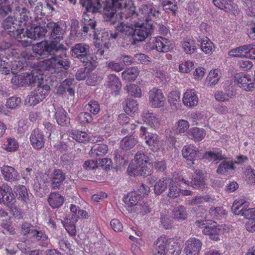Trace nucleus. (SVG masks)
<instances>
[{"label": "nucleus", "instance_id": "39448f33", "mask_svg": "<svg viewBox=\"0 0 255 255\" xmlns=\"http://www.w3.org/2000/svg\"><path fill=\"white\" fill-rule=\"evenodd\" d=\"M70 54L74 59L80 61L89 70H93L97 66V57L90 51L89 44L82 42L71 47Z\"/></svg>", "mask_w": 255, "mask_h": 255}, {"label": "nucleus", "instance_id": "7c9ffc66", "mask_svg": "<svg viewBox=\"0 0 255 255\" xmlns=\"http://www.w3.org/2000/svg\"><path fill=\"white\" fill-rule=\"evenodd\" d=\"M161 5L163 10L167 14L176 15L178 11L177 2L176 0H163Z\"/></svg>", "mask_w": 255, "mask_h": 255}, {"label": "nucleus", "instance_id": "13d9d810", "mask_svg": "<svg viewBox=\"0 0 255 255\" xmlns=\"http://www.w3.org/2000/svg\"><path fill=\"white\" fill-rule=\"evenodd\" d=\"M125 89L127 91L128 94L132 97L139 98L141 96L142 93L141 89L138 86L135 84H129L127 85Z\"/></svg>", "mask_w": 255, "mask_h": 255}, {"label": "nucleus", "instance_id": "4c0bfd02", "mask_svg": "<svg viewBox=\"0 0 255 255\" xmlns=\"http://www.w3.org/2000/svg\"><path fill=\"white\" fill-rule=\"evenodd\" d=\"M200 43L201 50L206 54H212L214 48V44L207 37L199 38L197 40Z\"/></svg>", "mask_w": 255, "mask_h": 255}, {"label": "nucleus", "instance_id": "de8ad7c7", "mask_svg": "<svg viewBox=\"0 0 255 255\" xmlns=\"http://www.w3.org/2000/svg\"><path fill=\"white\" fill-rule=\"evenodd\" d=\"M209 214L213 219L221 220L226 216L227 213L222 207H211L209 211Z\"/></svg>", "mask_w": 255, "mask_h": 255}, {"label": "nucleus", "instance_id": "bf43d9fd", "mask_svg": "<svg viewBox=\"0 0 255 255\" xmlns=\"http://www.w3.org/2000/svg\"><path fill=\"white\" fill-rule=\"evenodd\" d=\"M166 210L163 211L160 214V222L165 229L171 228L173 224L172 219L167 215Z\"/></svg>", "mask_w": 255, "mask_h": 255}, {"label": "nucleus", "instance_id": "e2e57ef3", "mask_svg": "<svg viewBox=\"0 0 255 255\" xmlns=\"http://www.w3.org/2000/svg\"><path fill=\"white\" fill-rule=\"evenodd\" d=\"M15 193L18 199L26 202L28 199V193L25 186L21 185L17 186L15 188Z\"/></svg>", "mask_w": 255, "mask_h": 255}, {"label": "nucleus", "instance_id": "bb28decb", "mask_svg": "<svg viewBox=\"0 0 255 255\" xmlns=\"http://www.w3.org/2000/svg\"><path fill=\"white\" fill-rule=\"evenodd\" d=\"M125 7H122L121 9H118V11L120 10V12H118V15L120 16V18L122 20H127L135 17H137L138 13L136 12V7L134 5L129 7L127 6V4L125 3Z\"/></svg>", "mask_w": 255, "mask_h": 255}, {"label": "nucleus", "instance_id": "f257e3e1", "mask_svg": "<svg viewBox=\"0 0 255 255\" xmlns=\"http://www.w3.org/2000/svg\"><path fill=\"white\" fill-rule=\"evenodd\" d=\"M144 15V22L136 21L133 23L122 22L117 27V30L125 35L124 45L132 44L136 45L151 36L154 25L151 22L161 15V12L151 4H142L140 8Z\"/></svg>", "mask_w": 255, "mask_h": 255}, {"label": "nucleus", "instance_id": "5fc2aeb1", "mask_svg": "<svg viewBox=\"0 0 255 255\" xmlns=\"http://www.w3.org/2000/svg\"><path fill=\"white\" fill-rule=\"evenodd\" d=\"M134 164H131L132 167H139L143 164H148V157L141 151H138L134 156Z\"/></svg>", "mask_w": 255, "mask_h": 255}, {"label": "nucleus", "instance_id": "dca6fc26", "mask_svg": "<svg viewBox=\"0 0 255 255\" xmlns=\"http://www.w3.org/2000/svg\"><path fill=\"white\" fill-rule=\"evenodd\" d=\"M235 78L239 86L245 90L252 91L255 88V84L250 75L240 73L236 74Z\"/></svg>", "mask_w": 255, "mask_h": 255}, {"label": "nucleus", "instance_id": "7ed1b4c3", "mask_svg": "<svg viewBox=\"0 0 255 255\" xmlns=\"http://www.w3.org/2000/svg\"><path fill=\"white\" fill-rule=\"evenodd\" d=\"M124 0H80V4L87 11L95 14L104 12V20L114 25L117 22V12L121 9Z\"/></svg>", "mask_w": 255, "mask_h": 255}, {"label": "nucleus", "instance_id": "c03bdc74", "mask_svg": "<svg viewBox=\"0 0 255 255\" xmlns=\"http://www.w3.org/2000/svg\"><path fill=\"white\" fill-rule=\"evenodd\" d=\"M137 143V140L133 136H126L120 142V146L123 149L128 151Z\"/></svg>", "mask_w": 255, "mask_h": 255}, {"label": "nucleus", "instance_id": "2f4dec72", "mask_svg": "<svg viewBox=\"0 0 255 255\" xmlns=\"http://www.w3.org/2000/svg\"><path fill=\"white\" fill-rule=\"evenodd\" d=\"M171 178L168 177H163L158 180L154 186V191L156 195H159L167 189L169 183L171 184Z\"/></svg>", "mask_w": 255, "mask_h": 255}, {"label": "nucleus", "instance_id": "1a4fd4ad", "mask_svg": "<svg viewBox=\"0 0 255 255\" xmlns=\"http://www.w3.org/2000/svg\"><path fill=\"white\" fill-rule=\"evenodd\" d=\"M87 12H89L86 9L80 20V30L82 34H87L92 32L94 34L95 31L98 29L97 22L94 18H90L86 14Z\"/></svg>", "mask_w": 255, "mask_h": 255}, {"label": "nucleus", "instance_id": "4d7b16f0", "mask_svg": "<svg viewBox=\"0 0 255 255\" xmlns=\"http://www.w3.org/2000/svg\"><path fill=\"white\" fill-rule=\"evenodd\" d=\"M174 128L177 133H184L189 128V124L186 120H180L175 123Z\"/></svg>", "mask_w": 255, "mask_h": 255}, {"label": "nucleus", "instance_id": "4be33fe9", "mask_svg": "<svg viewBox=\"0 0 255 255\" xmlns=\"http://www.w3.org/2000/svg\"><path fill=\"white\" fill-rule=\"evenodd\" d=\"M234 0H213L214 4L225 11L235 13L238 10V5L231 2Z\"/></svg>", "mask_w": 255, "mask_h": 255}, {"label": "nucleus", "instance_id": "ddd939ff", "mask_svg": "<svg viewBox=\"0 0 255 255\" xmlns=\"http://www.w3.org/2000/svg\"><path fill=\"white\" fill-rule=\"evenodd\" d=\"M209 223V224L204 227L202 231L204 235L223 234L229 232V228L225 224L217 225L212 220H210Z\"/></svg>", "mask_w": 255, "mask_h": 255}, {"label": "nucleus", "instance_id": "6e6d98bb", "mask_svg": "<svg viewBox=\"0 0 255 255\" xmlns=\"http://www.w3.org/2000/svg\"><path fill=\"white\" fill-rule=\"evenodd\" d=\"M72 215L78 218L87 219L89 217L87 212L81 209L79 207L71 204L70 207Z\"/></svg>", "mask_w": 255, "mask_h": 255}, {"label": "nucleus", "instance_id": "473e14b6", "mask_svg": "<svg viewBox=\"0 0 255 255\" xmlns=\"http://www.w3.org/2000/svg\"><path fill=\"white\" fill-rule=\"evenodd\" d=\"M19 26H13L12 29H8L6 31V32L11 37L17 39L19 41H25L27 42V41L23 38L26 37V31L23 28H19Z\"/></svg>", "mask_w": 255, "mask_h": 255}, {"label": "nucleus", "instance_id": "052dcab7", "mask_svg": "<svg viewBox=\"0 0 255 255\" xmlns=\"http://www.w3.org/2000/svg\"><path fill=\"white\" fill-rule=\"evenodd\" d=\"M93 36L94 38L104 41L107 39L109 40L110 32L105 28L98 27L97 30L95 31Z\"/></svg>", "mask_w": 255, "mask_h": 255}, {"label": "nucleus", "instance_id": "a878e982", "mask_svg": "<svg viewBox=\"0 0 255 255\" xmlns=\"http://www.w3.org/2000/svg\"><path fill=\"white\" fill-rule=\"evenodd\" d=\"M182 101L186 107L192 108L196 106L198 103V98L196 91L193 89L187 90L184 94Z\"/></svg>", "mask_w": 255, "mask_h": 255}, {"label": "nucleus", "instance_id": "f03ea898", "mask_svg": "<svg viewBox=\"0 0 255 255\" xmlns=\"http://www.w3.org/2000/svg\"><path fill=\"white\" fill-rule=\"evenodd\" d=\"M47 32L50 33L51 41L50 42L43 41L37 43L33 47V51L36 56L44 58L52 53L63 50L64 46L60 43L64 40V34L65 33L63 25L60 22H48L46 24Z\"/></svg>", "mask_w": 255, "mask_h": 255}, {"label": "nucleus", "instance_id": "5701e85b", "mask_svg": "<svg viewBox=\"0 0 255 255\" xmlns=\"http://www.w3.org/2000/svg\"><path fill=\"white\" fill-rule=\"evenodd\" d=\"M218 165L216 172L219 175H227L230 170H235L236 167L232 160L224 157V159Z\"/></svg>", "mask_w": 255, "mask_h": 255}, {"label": "nucleus", "instance_id": "8fccbe9b", "mask_svg": "<svg viewBox=\"0 0 255 255\" xmlns=\"http://www.w3.org/2000/svg\"><path fill=\"white\" fill-rule=\"evenodd\" d=\"M72 137L79 142L84 143L91 140L89 135L85 132L74 130L71 133Z\"/></svg>", "mask_w": 255, "mask_h": 255}, {"label": "nucleus", "instance_id": "37998d69", "mask_svg": "<svg viewBox=\"0 0 255 255\" xmlns=\"http://www.w3.org/2000/svg\"><path fill=\"white\" fill-rule=\"evenodd\" d=\"M248 44L240 46L231 50L228 54L234 57L247 58Z\"/></svg>", "mask_w": 255, "mask_h": 255}, {"label": "nucleus", "instance_id": "c85d7f7f", "mask_svg": "<svg viewBox=\"0 0 255 255\" xmlns=\"http://www.w3.org/2000/svg\"><path fill=\"white\" fill-rule=\"evenodd\" d=\"M190 186L193 188L203 190L205 188V180L202 173L200 171H196L190 181Z\"/></svg>", "mask_w": 255, "mask_h": 255}, {"label": "nucleus", "instance_id": "aec40b11", "mask_svg": "<svg viewBox=\"0 0 255 255\" xmlns=\"http://www.w3.org/2000/svg\"><path fill=\"white\" fill-rule=\"evenodd\" d=\"M105 85L111 89L112 93L115 96L119 94L122 87V84L119 78L115 75H109L107 79Z\"/></svg>", "mask_w": 255, "mask_h": 255}, {"label": "nucleus", "instance_id": "09e8293b", "mask_svg": "<svg viewBox=\"0 0 255 255\" xmlns=\"http://www.w3.org/2000/svg\"><path fill=\"white\" fill-rule=\"evenodd\" d=\"M221 76V73L218 69L211 70L206 78V81L210 86L217 84Z\"/></svg>", "mask_w": 255, "mask_h": 255}, {"label": "nucleus", "instance_id": "338daca9", "mask_svg": "<svg viewBox=\"0 0 255 255\" xmlns=\"http://www.w3.org/2000/svg\"><path fill=\"white\" fill-rule=\"evenodd\" d=\"M144 121L146 123H148L152 127H156L158 126V118L153 113H145L144 114Z\"/></svg>", "mask_w": 255, "mask_h": 255}, {"label": "nucleus", "instance_id": "0eeeda50", "mask_svg": "<svg viewBox=\"0 0 255 255\" xmlns=\"http://www.w3.org/2000/svg\"><path fill=\"white\" fill-rule=\"evenodd\" d=\"M149 44L150 49L156 50L159 52H167L173 48L172 41L161 36L151 39Z\"/></svg>", "mask_w": 255, "mask_h": 255}, {"label": "nucleus", "instance_id": "603ef678", "mask_svg": "<svg viewBox=\"0 0 255 255\" xmlns=\"http://www.w3.org/2000/svg\"><path fill=\"white\" fill-rule=\"evenodd\" d=\"M181 189L175 184L173 179H171V184L168 185V191L167 196L169 198L174 199L180 196Z\"/></svg>", "mask_w": 255, "mask_h": 255}, {"label": "nucleus", "instance_id": "2eb2a0df", "mask_svg": "<svg viewBox=\"0 0 255 255\" xmlns=\"http://www.w3.org/2000/svg\"><path fill=\"white\" fill-rule=\"evenodd\" d=\"M43 70H41L40 67L37 66V68L33 69L30 74H26L21 78L22 85L32 86L33 84L37 81L42 79V73Z\"/></svg>", "mask_w": 255, "mask_h": 255}, {"label": "nucleus", "instance_id": "6e6552de", "mask_svg": "<svg viewBox=\"0 0 255 255\" xmlns=\"http://www.w3.org/2000/svg\"><path fill=\"white\" fill-rule=\"evenodd\" d=\"M173 241V239L167 238L166 236H161L154 242L152 249L153 255H166L167 253V247Z\"/></svg>", "mask_w": 255, "mask_h": 255}, {"label": "nucleus", "instance_id": "423d86ee", "mask_svg": "<svg viewBox=\"0 0 255 255\" xmlns=\"http://www.w3.org/2000/svg\"><path fill=\"white\" fill-rule=\"evenodd\" d=\"M50 90L47 84H39L37 88L31 91L25 100V104L27 106H35L44 99Z\"/></svg>", "mask_w": 255, "mask_h": 255}, {"label": "nucleus", "instance_id": "f8f14e48", "mask_svg": "<svg viewBox=\"0 0 255 255\" xmlns=\"http://www.w3.org/2000/svg\"><path fill=\"white\" fill-rule=\"evenodd\" d=\"M202 242L196 238H190L185 242L184 252L186 255H199Z\"/></svg>", "mask_w": 255, "mask_h": 255}, {"label": "nucleus", "instance_id": "ea45409f", "mask_svg": "<svg viewBox=\"0 0 255 255\" xmlns=\"http://www.w3.org/2000/svg\"><path fill=\"white\" fill-rule=\"evenodd\" d=\"M187 133L189 138L196 141H199L202 140L205 136L206 131L203 128L194 127L190 128Z\"/></svg>", "mask_w": 255, "mask_h": 255}, {"label": "nucleus", "instance_id": "72a5a7b5", "mask_svg": "<svg viewBox=\"0 0 255 255\" xmlns=\"http://www.w3.org/2000/svg\"><path fill=\"white\" fill-rule=\"evenodd\" d=\"M114 159L116 161L117 164L118 165H124L128 162V152L125 149H123L122 147L115 151Z\"/></svg>", "mask_w": 255, "mask_h": 255}, {"label": "nucleus", "instance_id": "69168bd1", "mask_svg": "<svg viewBox=\"0 0 255 255\" xmlns=\"http://www.w3.org/2000/svg\"><path fill=\"white\" fill-rule=\"evenodd\" d=\"M21 101L20 98L12 96L7 99L5 106L8 109H14L20 106Z\"/></svg>", "mask_w": 255, "mask_h": 255}, {"label": "nucleus", "instance_id": "680f3d73", "mask_svg": "<svg viewBox=\"0 0 255 255\" xmlns=\"http://www.w3.org/2000/svg\"><path fill=\"white\" fill-rule=\"evenodd\" d=\"M13 26H19V24L17 23V20L14 17L8 16L2 23V26L5 31L11 29Z\"/></svg>", "mask_w": 255, "mask_h": 255}, {"label": "nucleus", "instance_id": "4468645a", "mask_svg": "<svg viewBox=\"0 0 255 255\" xmlns=\"http://www.w3.org/2000/svg\"><path fill=\"white\" fill-rule=\"evenodd\" d=\"M30 141L32 147L36 150H40L45 143L44 135L39 128L34 129L30 136Z\"/></svg>", "mask_w": 255, "mask_h": 255}, {"label": "nucleus", "instance_id": "393cba45", "mask_svg": "<svg viewBox=\"0 0 255 255\" xmlns=\"http://www.w3.org/2000/svg\"><path fill=\"white\" fill-rule=\"evenodd\" d=\"M31 238L38 242L39 245L43 248H48L50 245L48 236L42 230H35L32 232Z\"/></svg>", "mask_w": 255, "mask_h": 255}, {"label": "nucleus", "instance_id": "9b49d317", "mask_svg": "<svg viewBox=\"0 0 255 255\" xmlns=\"http://www.w3.org/2000/svg\"><path fill=\"white\" fill-rule=\"evenodd\" d=\"M148 97L152 107L160 108L164 106L165 99L160 89L153 88L149 91Z\"/></svg>", "mask_w": 255, "mask_h": 255}, {"label": "nucleus", "instance_id": "79ce46f5", "mask_svg": "<svg viewBox=\"0 0 255 255\" xmlns=\"http://www.w3.org/2000/svg\"><path fill=\"white\" fill-rule=\"evenodd\" d=\"M183 51L187 54H192L196 51L195 41L191 38H186L181 42Z\"/></svg>", "mask_w": 255, "mask_h": 255}, {"label": "nucleus", "instance_id": "6ab92c4d", "mask_svg": "<svg viewBox=\"0 0 255 255\" xmlns=\"http://www.w3.org/2000/svg\"><path fill=\"white\" fill-rule=\"evenodd\" d=\"M47 32V30L45 26L33 24L29 29L26 30V35L27 38L35 40L43 38Z\"/></svg>", "mask_w": 255, "mask_h": 255}, {"label": "nucleus", "instance_id": "f704fd0d", "mask_svg": "<svg viewBox=\"0 0 255 255\" xmlns=\"http://www.w3.org/2000/svg\"><path fill=\"white\" fill-rule=\"evenodd\" d=\"M55 116L57 124L60 126H67L69 123L70 119L65 110L61 107L56 109Z\"/></svg>", "mask_w": 255, "mask_h": 255}, {"label": "nucleus", "instance_id": "49530a36", "mask_svg": "<svg viewBox=\"0 0 255 255\" xmlns=\"http://www.w3.org/2000/svg\"><path fill=\"white\" fill-rule=\"evenodd\" d=\"M123 105L125 112L128 114L132 112L134 113L138 109L136 101L131 98L126 99L123 103Z\"/></svg>", "mask_w": 255, "mask_h": 255}, {"label": "nucleus", "instance_id": "e433bc0d", "mask_svg": "<svg viewBox=\"0 0 255 255\" xmlns=\"http://www.w3.org/2000/svg\"><path fill=\"white\" fill-rule=\"evenodd\" d=\"M48 202L53 208H58L64 203V198L58 192H52L49 195Z\"/></svg>", "mask_w": 255, "mask_h": 255}, {"label": "nucleus", "instance_id": "9d476101", "mask_svg": "<svg viewBox=\"0 0 255 255\" xmlns=\"http://www.w3.org/2000/svg\"><path fill=\"white\" fill-rule=\"evenodd\" d=\"M15 202V199L11 187L5 184L0 186V204L3 203L11 209Z\"/></svg>", "mask_w": 255, "mask_h": 255}, {"label": "nucleus", "instance_id": "412c9836", "mask_svg": "<svg viewBox=\"0 0 255 255\" xmlns=\"http://www.w3.org/2000/svg\"><path fill=\"white\" fill-rule=\"evenodd\" d=\"M0 172L4 179L8 182H14L19 178V175L13 167L3 165L0 168Z\"/></svg>", "mask_w": 255, "mask_h": 255}, {"label": "nucleus", "instance_id": "c756f323", "mask_svg": "<svg viewBox=\"0 0 255 255\" xmlns=\"http://www.w3.org/2000/svg\"><path fill=\"white\" fill-rule=\"evenodd\" d=\"M250 203L244 199L236 200L234 201L232 207V210L234 214L242 216L243 212L249 208Z\"/></svg>", "mask_w": 255, "mask_h": 255}, {"label": "nucleus", "instance_id": "b1692460", "mask_svg": "<svg viewBox=\"0 0 255 255\" xmlns=\"http://www.w3.org/2000/svg\"><path fill=\"white\" fill-rule=\"evenodd\" d=\"M132 165H129L128 168V171L135 176H147L151 174V165L148 162V164L142 165L139 167H132Z\"/></svg>", "mask_w": 255, "mask_h": 255}, {"label": "nucleus", "instance_id": "a211bd4d", "mask_svg": "<svg viewBox=\"0 0 255 255\" xmlns=\"http://www.w3.org/2000/svg\"><path fill=\"white\" fill-rule=\"evenodd\" d=\"M65 178V173L61 169H54L52 173L49 176L51 188L53 190L59 189Z\"/></svg>", "mask_w": 255, "mask_h": 255}, {"label": "nucleus", "instance_id": "864d4df0", "mask_svg": "<svg viewBox=\"0 0 255 255\" xmlns=\"http://www.w3.org/2000/svg\"><path fill=\"white\" fill-rule=\"evenodd\" d=\"M85 109L89 111L92 116H95L99 113L101 108L98 101L92 100L85 106Z\"/></svg>", "mask_w": 255, "mask_h": 255}, {"label": "nucleus", "instance_id": "f3484780", "mask_svg": "<svg viewBox=\"0 0 255 255\" xmlns=\"http://www.w3.org/2000/svg\"><path fill=\"white\" fill-rule=\"evenodd\" d=\"M198 152V148L191 144L184 146L182 150L183 157L186 160L187 164L189 166L194 164Z\"/></svg>", "mask_w": 255, "mask_h": 255}, {"label": "nucleus", "instance_id": "a19ab883", "mask_svg": "<svg viewBox=\"0 0 255 255\" xmlns=\"http://www.w3.org/2000/svg\"><path fill=\"white\" fill-rule=\"evenodd\" d=\"M145 143L148 145L150 149L157 151L159 149V138L156 134L149 133L144 137Z\"/></svg>", "mask_w": 255, "mask_h": 255}, {"label": "nucleus", "instance_id": "0e129e2a", "mask_svg": "<svg viewBox=\"0 0 255 255\" xmlns=\"http://www.w3.org/2000/svg\"><path fill=\"white\" fill-rule=\"evenodd\" d=\"M174 218L178 220H184L187 217L186 208L183 206H179L174 210Z\"/></svg>", "mask_w": 255, "mask_h": 255}, {"label": "nucleus", "instance_id": "774afa93", "mask_svg": "<svg viewBox=\"0 0 255 255\" xmlns=\"http://www.w3.org/2000/svg\"><path fill=\"white\" fill-rule=\"evenodd\" d=\"M180 93L177 91L171 92L168 96V102L171 106H174L175 108L179 102Z\"/></svg>", "mask_w": 255, "mask_h": 255}, {"label": "nucleus", "instance_id": "c9c22d12", "mask_svg": "<svg viewBox=\"0 0 255 255\" xmlns=\"http://www.w3.org/2000/svg\"><path fill=\"white\" fill-rule=\"evenodd\" d=\"M108 146L105 144H96L91 148L90 154L92 157H102L107 153Z\"/></svg>", "mask_w": 255, "mask_h": 255}, {"label": "nucleus", "instance_id": "cd10ccee", "mask_svg": "<svg viewBox=\"0 0 255 255\" xmlns=\"http://www.w3.org/2000/svg\"><path fill=\"white\" fill-rule=\"evenodd\" d=\"M203 158L212 161L217 164L224 159L222 151L218 148H213L212 150L206 151L203 155Z\"/></svg>", "mask_w": 255, "mask_h": 255}, {"label": "nucleus", "instance_id": "3c124183", "mask_svg": "<svg viewBox=\"0 0 255 255\" xmlns=\"http://www.w3.org/2000/svg\"><path fill=\"white\" fill-rule=\"evenodd\" d=\"M2 148L7 152H14L17 150L18 144L14 138H8L4 141Z\"/></svg>", "mask_w": 255, "mask_h": 255}, {"label": "nucleus", "instance_id": "a18cd8bd", "mask_svg": "<svg viewBox=\"0 0 255 255\" xmlns=\"http://www.w3.org/2000/svg\"><path fill=\"white\" fill-rule=\"evenodd\" d=\"M139 74L137 67H131L127 69L122 73L123 79L126 81H134Z\"/></svg>", "mask_w": 255, "mask_h": 255}, {"label": "nucleus", "instance_id": "20e7f679", "mask_svg": "<svg viewBox=\"0 0 255 255\" xmlns=\"http://www.w3.org/2000/svg\"><path fill=\"white\" fill-rule=\"evenodd\" d=\"M55 52H53L47 56L51 55L50 58L40 61L38 63V67L43 71L57 74L58 76L60 77L59 79L62 78L63 76H65L67 70L70 67V62L65 52H62L59 54H56Z\"/></svg>", "mask_w": 255, "mask_h": 255}, {"label": "nucleus", "instance_id": "58836bf2", "mask_svg": "<svg viewBox=\"0 0 255 255\" xmlns=\"http://www.w3.org/2000/svg\"><path fill=\"white\" fill-rule=\"evenodd\" d=\"M141 198L139 194L134 191L128 193L127 196L123 198V201L129 207L136 206Z\"/></svg>", "mask_w": 255, "mask_h": 255}]
</instances>
